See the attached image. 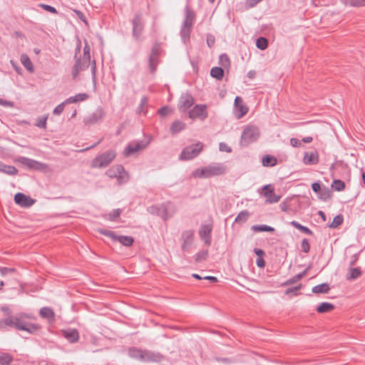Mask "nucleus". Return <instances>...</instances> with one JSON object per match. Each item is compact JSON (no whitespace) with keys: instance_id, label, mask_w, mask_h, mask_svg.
<instances>
[{"instance_id":"f257e3e1","label":"nucleus","mask_w":365,"mask_h":365,"mask_svg":"<svg viewBox=\"0 0 365 365\" xmlns=\"http://www.w3.org/2000/svg\"><path fill=\"white\" fill-rule=\"evenodd\" d=\"M7 327L26 331L31 334L35 333L40 329L38 324L25 322L22 318L16 316H9L4 319H0V329L6 330Z\"/></svg>"},{"instance_id":"f03ea898","label":"nucleus","mask_w":365,"mask_h":365,"mask_svg":"<svg viewBox=\"0 0 365 365\" xmlns=\"http://www.w3.org/2000/svg\"><path fill=\"white\" fill-rule=\"evenodd\" d=\"M128 354L133 359L145 362H160L163 359V356L158 352L143 350L136 347L129 349Z\"/></svg>"},{"instance_id":"7ed1b4c3","label":"nucleus","mask_w":365,"mask_h":365,"mask_svg":"<svg viewBox=\"0 0 365 365\" xmlns=\"http://www.w3.org/2000/svg\"><path fill=\"white\" fill-rule=\"evenodd\" d=\"M225 167L221 163H212L207 166L195 170L192 175L199 178H208L225 173Z\"/></svg>"},{"instance_id":"20e7f679","label":"nucleus","mask_w":365,"mask_h":365,"mask_svg":"<svg viewBox=\"0 0 365 365\" xmlns=\"http://www.w3.org/2000/svg\"><path fill=\"white\" fill-rule=\"evenodd\" d=\"M116 153L113 150H109L106 152L97 155L91 162V167L94 168H102L109 165L115 159Z\"/></svg>"},{"instance_id":"39448f33","label":"nucleus","mask_w":365,"mask_h":365,"mask_svg":"<svg viewBox=\"0 0 365 365\" xmlns=\"http://www.w3.org/2000/svg\"><path fill=\"white\" fill-rule=\"evenodd\" d=\"M106 174L110 178H116L118 184L121 185L128 181V173L121 165H115L107 170Z\"/></svg>"},{"instance_id":"423d86ee","label":"nucleus","mask_w":365,"mask_h":365,"mask_svg":"<svg viewBox=\"0 0 365 365\" xmlns=\"http://www.w3.org/2000/svg\"><path fill=\"white\" fill-rule=\"evenodd\" d=\"M259 136V132L257 127L249 125L246 127L241 135L240 145L246 147L250 143L256 141Z\"/></svg>"},{"instance_id":"0eeeda50","label":"nucleus","mask_w":365,"mask_h":365,"mask_svg":"<svg viewBox=\"0 0 365 365\" xmlns=\"http://www.w3.org/2000/svg\"><path fill=\"white\" fill-rule=\"evenodd\" d=\"M203 144L201 142H197L186 146L183 148L180 155V158L184 160H188L197 157L202 150Z\"/></svg>"},{"instance_id":"6e6552de","label":"nucleus","mask_w":365,"mask_h":365,"mask_svg":"<svg viewBox=\"0 0 365 365\" xmlns=\"http://www.w3.org/2000/svg\"><path fill=\"white\" fill-rule=\"evenodd\" d=\"M132 35L135 40L138 41L144 30V21L143 14L140 12L135 14L132 20Z\"/></svg>"},{"instance_id":"1a4fd4ad","label":"nucleus","mask_w":365,"mask_h":365,"mask_svg":"<svg viewBox=\"0 0 365 365\" xmlns=\"http://www.w3.org/2000/svg\"><path fill=\"white\" fill-rule=\"evenodd\" d=\"M99 232L105 236L111 238L114 241L120 242V244L126 247L131 246L134 242V239L131 236H118L115 234L114 232L107 230H99Z\"/></svg>"},{"instance_id":"9d476101","label":"nucleus","mask_w":365,"mask_h":365,"mask_svg":"<svg viewBox=\"0 0 365 365\" xmlns=\"http://www.w3.org/2000/svg\"><path fill=\"white\" fill-rule=\"evenodd\" d=\"M160 53V47L158 43H155L153 46L148 58V68L152 74L155 73L157 70L159 63Z\"/></svg>"},{"instance_id":"9b49d317","label":"nucleus","mask_w":365,"mask_h":365,"mask_svg":"<svg viewBox=\"0 0 365 365\" xmlns=\"http://www.w3.org/2000/svg\"><path fill=\"white\" fill-rule=\"evenodd\" d=\"M17 161L21 165L28 167L29 169L34 170L46 171L48 168L47 164L26 157H20L18 158Z\"/></svg>"},{"instance_id":"f8f14e48","label":"nucleus","mask_w":365,"mask_h":365,"mask_svg":"<svg viewBox=\"0 0 365 365\" xmlns=\"http://www.w3.org/2000/svg\"><path fill=\"white\" fill-rule=\"evenodd\" d=\"M74 59L76 61L71 68V74L73 78L76 79L81 71L88 68L91 62L82 58L81 56H79V58H74Z\"/></svg>"},{"instance_id":"ddd939ff","label":"nucleus","mask_w":365,"mask_h":365,"mask_svg":"<svg viewBox=\"0 0 365 365\" xmlns=\"http://www.w3.org/2000/svg\"><path fill=\"white\" fill-rule=\"evenodd\" d=\"M206 110V105H196L188 112L189 118L192 119L198 118L203 120L208 116Z\"/></svg>"},{"instance_id":"4468645a","label":"nucleus","mask_w":365,"mask_h":365,"mask_svg":"<svg viewBox=\"0 0 365 365\" xmlns=\"http://www.w3.org/2000/svg\"><path fill=\"white\" fill-rule=\"evenodd\" d=\"M149 142L138 141L133 143H129L124 149L123 154L125 156H130L133 153L145 149Z\"/></svg>"},{"instance_id":"2eb2a0df","label":"nucleus","mask_w":365,"mask_h":365,"mask_svg":"<svg viewBox=\"0 0 365 365\" xmlns=\"http://www.w3.org/2000/svg\"><path fill=\"white\" fill-rule=\"evenodd\" d=\"M193 240L194 231L192 230L183 231L181 235L182 250L184 252L188 251L192 245Z\"/></svg>"},{"instance_id":"dca6fc26","label":"nucleus","mask_w":365,"mask_h":365,"mask_svg":"<svg viewBox=\"0 0 365 365\" xmlns=\"http://www.w3.org/2000/svg\"><path fill=\"white\" fill-rule=\"evenodd\" d=\"M105 115V112L101 107H98L93 113L84 118L86 125H93L100 121Z\"/></svg>"},{"instance_id":"f3484780","label":"nucleus","mask_w":365,"mask_h":365,"mask_svg":"<svg viewBox=\"0 0 365 365\" xmlns=\"http://www.w3.org/2000/svg\"><path fill=\"white\" fill-rule=\"evenodd\" d=\"M194 103L193 97L188 93H182L179 99L178 108L180 111L185 112Z\"/></svg>"},{"instance_id":"a211bd4d","label":"nucleus","mask_w":365,"mask_h":365,"mask_svg":"<svg viewBox=\"0 0 365 365\" xmlns=\"http://www.w3.org/2000/svg\"><path fill=\"white\" fill-rule=\"evenodd\" d=\"M14 202L21 207H29L34 203L35 200L22 192H18L14 195Z\"/></svg>"},{"instance_id":"6ab92c4d","label":"nucleus","mask_w":365,"mask_h":365,"mask_svg":"<svg viewBox=\"0 0 365 365\" xmlns=\"http://www.w3.org/2000/svg\"><path fill=\"white\" fill-rule=\"evenodd\" d=\"M212 229V225H202L199 230V235L207 245H210L211 244Z\"/></svg>"},{"instance_id":"aec40b11","label":"nucleus","mask_w":365,"mask_h":365,"mask_svg":"<svg viewBox=\"0 0 365 365\" xmlns=\"http://www.w3.org/2000/svg\"><path fill=\"white\" fill-rule=\"evenodd\" d=\"M263 190H264V195L267 197V202L275 203L280 200L281 196L277 195L269 185H264Z\"/></svg>"},{"instance_id":"412c9836","label":"nucleus","mask_w":365,"mask_h":365,"mask_svg":"<svg viewBox=\"0 0 365 365\" xmlns=\"http://www.w3.org/2000/svg\"><path fill=\"white\" fill-rule=\"evenodd\" d=\"M195 18V14L188 6L185 8V19L182 26L192 28Z\"/></svg>"},{"instance_id":"4be33fe9","label":"nucleus","mask_w":365,"mask_h":365,"mask_svg":"<svg viewBox=\"0 0 365 365\" xmlns=\"http://www.w3.org/2000/svg\"><path fill=\"white\" fill-rule=\"evenodd\" d=\"M303 163L305 165H316L319 163V155L315 151L305 152L303 158Z\"/></svg>"},{"instance_id":"5701e85b","label":"nucleus","mask_w":365,"mask_h":365,"mask_svg":"<svg viewBox=\"0 0 365 365\" xmlns=\"http://www.w3.org/2000/svg\"><path fill=\"white\" fill-rule=\"evenodd\" d=\"M62 336L71 343L77 342L79 339V334L75 329L62 330Z\"/></svg>"},{"instance_id":"b1692460","label":"nucleus","mask_w":365,"mask_h":365,"mask_svg":"<svg viewBox=\"0 0 365 365\" xmlns=\"http://www.w3.org/2000/svg\"><path fill=\"white\" fill-rule=\"evenodd\" d=\"M235 108L240 113L238 118H242L247 114L248 112V108L243 104L242 98L240 96H237L235 99Z\"/></svg>"},{"instance_id":"393cba45","label":"nucleus","mask_w":365,"mask_h":365,"mask_svg":"<svg viewBox=\"0 0 365 365\" xmlns=\"http://www.w3.org/2000/svg\"><path fill=\"white\" fill-rule=\"evenodd\" d=\"M149 210L151 213L158 215L166 220L167 208L165 205L151 206Z\"/></svg>"},{"instance_id":"a878e982","label":"nucleus","mask_w":365,"mask_h":365,"mask_svg":"<svg viewBox=\"0 0 365 365\" xmlns=\"http://www.w3.org/2000/svg\"><path fill=\"white\" fill-rule=\"evenodd\" d=\"M39 315L41 318L47 319L49 321H53L55 313L53 310L47 307H42L39 311Z\"/></svg>"},{"instance_id":"bb28decb","label":"nucleus","mask_w":365,"mask_h":365,"mask_svg":"<svg viewBox=\"0 0 365 365\" xmlns=\"http://www.w3.org/2000/svg\"><path fill=\"white\" fill-rule=\"evenodd\" d=\"M0 172L9 175H16L18 170L13 165H8L0 161Z\"/></svg>"},{"instance_id":"cd10ccee","label":"nucleus","mask_w":365,"mask_h":365,"mask_svg":"<svg viewBox=\"0 0 365 365\" xmlns=\"http://www.w3.org/2000/svg\"><path fill=\"white\" fill-rule=\"evenodd\" d=\"M362 274V272L360 267L349 268V273L346 276V279L348 281H352L358 279Z\"/></svg>"},{"instance_id":"c85d7f7f","label":"nucleus","mask_w":365,"mask_h":365,"mask_svg":"<svg viewBox=\"0 0 365 365\" xmlns=\"http://www.w3.org/2000/svg\"><path fill=\"white\" fill-rule=\"evenodd\" d=\"M185 126L186 125L185 123L182 122L181 120H176L172 123L170 128V133L173 135H175L183 130L185 128Z\"/></svg>"},{"instance_id":"c756f323","label":"nucleus","mask_w":365,"mask_h":365,"mask_svg":"<svg viewBox=\"0 0 365 365\" xmlns=\"http://www.w3.org/2000/svg\"><path fill=\"white\" fill-rule=\"evenodd\" d=\"M88 98V95L87 93H78L74 96H71V97L68 98L65 101V103H67V104L75 103H78V102H81V101H84Z\"/></svg>"},{"instance_id":"7c9ffc66","label":"nucleus","mask_w":365,"mask_h":365,"mask_svg":"<svg viewBox=\"0 0 365 365\" xmlns=\"http://www.w3.org/2000/svg\"><path fill=\"white\" fill-rule=\"evenodd\" d=\"M330 290L328 283H322L312 287V291L314 294H327Z\"/></svg>"},{"instance_id":"2f4dec72","label":"nucleus","mask_w":365,"mask_h":365,"mask_svg":"<svg viewBox=\"0 0 365 365\" xmlns=\"http://www.w3.org/2000/svg\"><path fill=\"white\" fill-rule=\"evenodd\" d=\"M332 196V192L331 190L327 187H322L318 193V197L323 200L327 201L328 199H329Z\"/></svg>"},{"instance_id":"473e14b6","label":"nucleus","mask_w":365,"mask_h":365,"mask_svg":"<svg viewBox=\"0 0 365 365\" xmlns=\"http://www.w3.org/2000/svg\"><path fill=\"white\" fill-rule=\"evenodd\" d=\"M225 71L224 69L221 67H213L210 70V76L212 78H216L217 80H222L224 77Z\"/></svg>"},{"instance_id":"72a5a7b5","label":"nucleus","mask_w":365,"mask_h":365,"mask_svg":"<svg viewBox=\"0 0 365 365\" xmlns=\"http://www.w3.org/2000/svg\"><path fill=\"white\" fill-rule=\"evenodd\" d=\"M21 62L29 71L34 72V65L30 58L26 54H23L21 56Z\"/></svg>"},{"instance_id":"f704fd0d","label":"nucleus","mask_w":365,"mask_h":365,"mask_svg":"<svg viewBox=\"0 0 365 365\" xmlns=\"http://www.w3.org/2000/svg\"><path fill=\"white\" fill-rule=\"evenodd\" d=\"M14 360L13 356L6 352L0 354V365H10Z\"/></svg>"},{"instance_id":"c9c22d12","label":"nucleus","mask_w":365,"mask_h":365,"mask_svg":"<svg viewBox=\"0 0 365 365\" xmlns=\"http://www.w3.org/2000/svg\"><path fill=\"white\" fill-rule=\"evenodd\" d=\"M334 309V304L329 302H322L317 308L319 313L329 312Z\"/></svg>"},{"instance_id":"e433bc0d","label":"nucleus","mask_w":365,"mask_h":365,"mask_svg":"<svg viewBox=\"0 0 365 365\" xmlns=\"http://www.w3.org/2000/svg\"><path fill=\"white\" fill-rule=\"evenodd\" d=\"M262 163L263 166L272 167L277 164V160L275 157L267 155L262 158Z\"/></svg>"},{"instance_id":"4c0bfd02","label":"nucleus","mask_w":365,"mask_h":365,"mask_svg":"<svg viewBox=\"0 0 365 365\" xmlns=\"http://www.w3.org/2000/svg\"><path fill=\"white\" fill-rule=\"evenodd\" d=\"M290 225H292L293 227H294L297 230H300L303 233H305L309 235H313V232L309 227L301 225L300 223H299L297 221H294V220L290 222Z\"/></svg>"},{"instance_id":"58836bf2","label":"nucleus","mask_w":365,"mask_h":365,"mask_svg":"<svg viewBox=\"0 0 365 365\" xmlns=\"http://www.w3.org/2000/svg\"><path fill=\"white\" fill-rule=\"evenodd\" d=\"M250 216V213L247 210L241 211L235 217V222L241 224L245 223Z\"/></svg>"},{"instance_id":"ea45409f","label":"nucleus","mask_w":365,"mask_h":365,"mask_svg":"<svg viewBox=\"0 0 365 365\" xmlns=\"http://www.w3.org/2000/svg\"><path fill=\"white\" fill-rule=\"evenodd\" d=\"M191 29L192 28L185 27L184 26H181L180 36H181L182 40L184 43H186L187 41H188L190 40Z\"/></svg>"},{"instance_id":"a19ab883","label":"nucleus","mask_w":365,"mask_h":365,"mask_svg":"<svg viewBox=\"0 0 365 365\" xmlns=\"http://www.w3.org/2000/svg\"><path fill=\"white\" fill-rule=\"evenodd\" d=\"M254 232H273L274 228L267 225H255L252 227Z\"/></svg>"},{"instance_id":"79ce46f5","label":"nucleus","mask_w":365,"mask_h":365,"mask_svg":"<svg viewBox=\"0 0 365 365\" xmlns=\"http://www.w3.org/2000/svg\"><path fill=\"white\" fill-rule=\"evenodd\" d=\"M256 46L260 50H264L268 46V40L265 37L260 36L256 41Z\"/></svg>"},{"instance_id":"37998d69","label":"nucleus","mask_w":365,"mask_h":365,"mask_svg":"<svg viewBox=\"0 0 365 365\" xmlns=\"http://www.w3.org/2000/svg\"><path fill=\"white\" fill-rule=\"evenodd\" d=\"M331 187L336 191H342L345 188V183L341 180H334Z\"/></svg>"},{"instance_id":"c03bdc74","label":"nucleus","mask_w":365,"mask_h":365,"mask_svg":"<svg viewBox=\"0 0 365 365\" xmlns=\"http://www.w3.org/2000/svg\"><path fill=\"white\" fill-rule=\"evenodd\" d=\"M343 216L341 215H338L334 217L333 221L329 227L332 229L336 228L343 223Z\"/></svg>"},{"instance_id":"a18cd8bd","label":"nucleus","mask_w":365,"mask_h":365,"mask_svg":"<svg viewBox=\"0 0 365 365\" xmlns=\"http://www.w3.org/2000/svg\"><path fill=\"white\" fill-rule=\"evenodd\" d=\"M346 4L354 7L365 6V0H345Z\"/></svg>"},{"instance_id":"49530a36","label":"nucleus","mask_w":365,"mask_h":365,"mask_svg":"<svg viewBox=\"0 0 365 365\" xmlns=\"http://www.w3.org/2000/svg\"><path fill=\"white\" fill-rule=\"evenodd\" d=\"M208 255L207 251H201L197 253L195 256V260L196 262H200L205 260Z\"/></svg>"},{"instance_id":"de8ad7c7","label":"nucleus","mask_w":365,"mask_h":365,"mask_svg":"<svg viewBox=\"0 0 365 365\" xmlns=\"http://www.w3.org/2000/svg\"><path fill=\"white\" fill-rule=\"evenodd\" d=\"M16 272V269L15 268H10V267H0V274L1 276H6L9 274H12Z\"/></svg>"},{"instance_id":"09e8293b","label":"nucleus","mask_w":365,"mask_h":365,"mask_svg":"<svg viewBox=\"0 0 365 365\" xmlns=\"http://www.w3.org/2000/svg\"><path fill=\"white\" fill-rule=\"evenodd\" d=\"M91 48L89 46V45L88 44V43L86 42L85 43V46L83 47V59L86 60L87 61H89L91 62Z\"/></svg>"},{"instance_id":"8fccbe9b","label":"nucleus","mask_w":365,"mask_h":365,"mask_svg":"<svg viewBox=\"0 0 365 365\" xmlns=\"http://www.w3.org/2000/svg\"><path fill=\"white\" fill-rule=\"evenodd\" d=\"M121 209H115L108 215V220L110 221H115L121 214Z\"/></svg>"},{"instance_id":"3c124183","label":"nucleus","mask_w":365,"mask_h":365,"mask_svg":"<svg viewBox=\"0 0 365 365\" xmlns=\"http://www.w3.org/2000/svg\"><path fill=\"white\" fill-rule=\"evenodd\" d=\"M47 118L48 117L46 115L39 118L37 122L36 123L35 125L38 128L45 129L46 128Z\"/></svg>"},{"instance_id":"603ef678","label":"nucleus","mask_w":365,"mask_h":365,"mask_svg":"<svg viewBox=\"0 0 365 365\" xmlns=\"http://www.w3.org/2000/svg\"><path fill=\"white\" fill-rule=\"evenodd\" d=\"M302 251L304 253H308L310 250V245L307 239L304 238L301 242Z\"/></svg>"},{"instance_id":"864d4df0","label":"nucleus","mask_w":365,"mask_h":365,"mask_svg":"<svg viewBox=\"0 0 365 365\" xmlns=\"http://www.w3.org/2000/svg\"><path fill=\"white\" fill-rule=\"evenodd\" d=\"M220 63L224 67L230 65V61L227 55L222 54L220 56Z\"/></svg>"},{"instance_id":"5fc2aeb1","label":"nucleus","mask_w":365,"mask_h":365,"mask_svg":"<svg viewBox=\"0 0 365 365\" xmlns=\"http://www.w3.org/2000/svg\"><path fill=\"white\" fill-rule=\"evenodd\" d=\"M67 104V103H65V101H63V103H60L59 105H58L54 109H53V114L54 115H60L63 113V110H64V107H65V105Z\"/></svg>"},{"instance_id":"6e6d98bb","label":"nucleus","mask_w":365,"mask_h":365,"mask_svg":"<svg viewBox=\"0 0 365 365\" xmlns=\"http://www.w3.org/2000/svg\"><path fill=\"white\" fill-rule=\"evenodd\" d=\"M300 276L301 275H299V274L294 275L293 277L287 279L285 282H284L283 285L287 286V285L292 284L298 282L299 280H300L302 279Z\"/></svg>"},{"instance_id":"4d7b16f0","label":"nucleus","mask_w":365,"mask_h":365,"mask_svg":"<svg viewBox=\"0 0 365 365\" xmlns=\"http://www.w3.org/2000/svg\"><path fill=\"white\" fill-rule=\"evenodd\" d=\"M148 103V98L146 96H143L140 99V103L139 104V106L137 109L138 113H140L143 111V107L147 105Z\"/></svg>"},{"instance_id":"13d9d810","label":"nucleus","mask_w":365,"mask_h":365,"mask_svg":"<svg viewBox=\"0 0 365 365\" xmlns=\"http://www.w3.org/2000/svg\"><path fill=\"white\" fill-rule=\"evenodd\" d=\"M302 285L300 284L296 287L288 288L285 290V294H289L291 293H294L295 295L297 294V292L301 289Z\"/></svg>"},{"instance_id":"bf43d9fd","label":"nucleus","mask_w":365,"mask_h":365,"mask_svg":"<svg viewBox=\"0 0 365 365\" xmlns=\"http://www.w3.org/2000/svg\"><path fill=\"white\" fill-rule=\"evenodd\" d=\"M40 6L43 9H45L46 11H47L51 13V14H57V10L54 7H53V6H51L50 5L41 4Z\"/></svg>"},{"instance_id":"052dcab7","label":"nucleus","mask_w":365,"mask_h":365,"mask_svg":"<svg viewBox=\"0 0 365 365\" xmlns=\"http://www.w3.org/2000/svg\"><path fill=\"white\" fill-rule=\"evenodd\" d=\"M219 148H220V151H224V152H227V153H231L232 152L231 148L230 146H228L225 143H220V145H219Z\"/></svg>"},{"instance_id":"680f3d73","label":"nucleus","mask_w":365,"mask_h":365,"mask_svg":"<svg viewBox=\"0 0 365 365\" xmlns=\"http://www.w3.org/2000/svg\"><path fill=\"white\" fill-rule=\"evenodd\" d=\"M290 144L292 147L298 148L302 145V141L296 138H292L290 139Z\"/></svg>"},{"instance_id":"e2e57ef3","label":"nucleus","mask_w":365,"mask_h":365,"mask_svg":"<svg viewBox=\"0 0 365 365\" xmlns=\"http://www.w3.org/2000/svg\"><path fill=\"white\" fill-rule=\"evenodd\" d=\"M359 253H356V254H354L351 257L350 262H349V266L350 267L354 266L356 263V262L359 259Z\"/></svg>"},{"instance_id":"0e129e2a","label":"nucleus","mask_w":365,"mask_h":365,"mask_svg":"<svg viewBox=\"0 0 365 365\" xmlns=\"http://www.w3.org/2000/svg\"><path fill=\"white\" fill-rule=\"evenodd\" d=\"M168 112L169 108L168 106H163L160 108L158 111V114L160 115L161 116H166Z\"/></svg>"},{"instance_id":"69168bd1","label":"nucleus","mask_w":365,"mask_h":365,"mask_svg":"<svg viewBox=\"0 0 365 365\" xmlns=\"http://www.w3.org/2000/svg\"><path fill=\"white\" fill-rule=\"evenodd\" d=\"M0 105L11 108L14 106V102L0 98Z\"/></svg>"},{"instance_id":"338daca9","label":"nucleus","mask_w":365,"mask_h":365,"mask_svg":"<svg viewBox=\"0 0 365 365\" xmlns=\"http://www.w3.org/2000/svg\"><path fill=\"white\" fill-rule=\"evenodd\" d=\"M322 187H321V185L319 182H316L312 184V190L317 194L319 192Z\"/></svg>"},{"instance_id":"774afa93","label":"nucleus","mask_w":365,"mask_h":365,"mask_svg":"<svg viewBox=\"0 0 365 365\" xmlns=\"http://www.w3.org/2000/svg\"><path fill=\"white\" fill-rule=\"evenodd\" d=\"M256 264L258 267L263 268L265 266V261L263 257H257L256 260Z\"/></svg>"}]
</instances>
